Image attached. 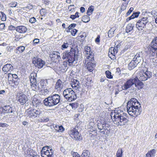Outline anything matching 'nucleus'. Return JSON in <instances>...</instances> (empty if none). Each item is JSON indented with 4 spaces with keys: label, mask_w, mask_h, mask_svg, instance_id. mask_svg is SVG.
Segmentation results:
<instances>
[{
    "label": "nucleus",
    "mask_w": 157,
    "mask_h": 157,
    "mask_svg": "<svg viewBox=\"0 0 157 157\" xmlns=\"http://www.w3.org/2000/svg\"><path fill=\"white\" fill-rule=\"evenodd\" d=\"M78 50H70V52H64L63 53L62 58L63 59H66L67 62H64L63 65L60 67L57 66L54 67V70L58 74L65 72L67 70V62L69 65H71L75 60V52Z\"/></svg>",
    "instance_id": "f257e3e1"
},
{
    "label": "nucleus",
    "mask_w": 157,
    "mask_h": 157,
    "mask_svg": "<svg viewBox=\"0 0 157 157\" xmlns=\"http://www.w3.org/2000/svg\"><path fill=\"white\" fill-rule=\"evenodd\" d=\"M140 107L139 102L135 98L131 99L127 103V111L130 115L134 117H136L140 114Z\"/></svg>",
    "instance_id": "f03ea898"
},
{
    "label": "nucleus",
    "mask_w": 157,
    "mask_h": 157,
    "mask_svg": "<svg viewBox=\"0 0 157 157\" xmlns=\"http://www.w3.org/2000/svg\"><path fill=\"white\" fill-rule=\"evenodd\" d=\"M114 114L112 119L114 124L117 126H123L128 121L127 118V114L124 113L123 111L120 109L115 110L114 112Z\"/></svg>",
    "instance_id": "7ed1b4c3"
},
{
    "label": "nucleus",
    "mask_w": 157,
    "mask_h": 157,
    "mask_svg": "<svg viewBox=\"0 0 157 157\" xmlns=\"http://www.w3.org/2000/svg\"><path fill=\"white\" fill-rule=\"evenodd\" d=\"M92 50H84L83 53L85 55V63H86L87 70L90 72H92L95 67V64L92 62L94 60V53L91 51Z\"/></svg>",
    "instance_id": "20e7f679"
},
{
    "label": "nucleus",
    "mask_w": 157,
    "mask_h": 157,
    "mask_svg": "<svg viewBox=\"0 0 157 157\" xmlns=\"http://www.w3.org/2000/svg\"><path fill=\"white\" fill-rule=\"evenodd\" d=\"M60 101V96L56 94H52L51 96L46 98L44 101L45 105L52 107L56 105Z\"/></svg>",
    "instance_id": "39448f33"
},
{
    "label": "nucleus",
    "mask_w": 157,
    "mask_h": 157,
    "mask_svg": "<svg viewBox=\"0 0 157 157\" xmlns=\"http://www.w3.org/2000/svg\"><path fill=\"white\" fill-rule=\"evenodd\" d=\"M97 126L101 133L106 135L109 133L110 125L106 122L101 120L98 123Z\"/></svg>",
    "instance_id": "423d86ee"
},
{
    "label": "nucleus",
    "mask_w": 157,
    "mask_h": 157,
    "mask_svg": "<svg viewBox=\"0 0 157 157\" xmlns=\"http://www.w3.org/2000/svg\"><path fill=\"white\" fill-rule=\"evenodd\" d=\"M63 95L66 100L69 102L74 101L77 97L75 92L71 88L65 89L63 91Z\"/></svg>",
    "instance_id": "0eeeda50"
},
{
    "label": "nucleus",
    "mask_w": 157,
    "mask_h": 157,
    "mask_svg": "<svg viewBox=\"0 0 157 157\" xmlns=\"http://www.w3.org/2000/svg\"><path fill=\"white\" fill-rule=\"evenodd\" d=\"M142 54V52H139L135 56L133 59L132 60L128 65V69L131 70L135 68L137 64L139 63L141 61Z\"/></svg>",
    "instance_id": "6e6552de"
},
{
    "label": "nucleus",
    "mask_w": 157,
    "mask_h": 157,
    "mask_svg": "<svg viewBox=\"0 0 157 157\" xmlns=\"http://www.w3.org/2000/svg\"><path fill=\"white\" fill-rule=\"evenodd\" d=\"M69 134L73 139L76 140L80 141L82 140V135L79 133L76 127L71 128L69 132Z\"/></svg>",
    "instance_id": "1a4fd4ad"
},
{
    "label": "nucleus",
    "mask_w": 157,
    "mask_h": 157,
    "mask_svg": "<svg viewBox=\"0 0 157 157\" xmlns=\"http://www.w3.org/2000/svg\"><path fill=\"white\" fill-rule=\"evenodd\" d=\"M148 21L147 17H143L139 20L136 22V27L138 30H142L146 27V25Z\"/></svg>",
    "instance_id": "9d476101"
},
{
    "label": "nucleus",
    "mask_w": 157,
    "mask_h": 157,
    "mask_svg": "<svg viewBox=\"0 0 157 157\" xmlns=\"http://www.w3.org/2000/svg\"><path fill=\"white\" fill-rule=\"evenodd\" d=\"M151 76V73L150 71H146L145 72H140L135 77H137L141 81H145L147 80L148 78H150Z\"/></svg>",
    "instance_id": "9b49d317"
},
{
    "label": "nucleus",
    "mask_w": 157,
    "mask_h": 157,
    "mask_svg": "<svg viewBox=\"0 0 157 157\" xmlns=\"http://www.w3.org/2000/svg\"><path fill=\"white\" fill-rule=\"evenodd\" d=\"M37 76V74L34 72L31 73L30 75L29 79L30 82V85L31 88L33 90L36 91V78Z\"/></svg>",
    "instance_id": "f8f14e48"
},
{
    "label": "nucleus",
    "mask_w": 157,
    "mask_h": 157,
    "mask_svg": "<svg viewBox=\"0 0 157 157\" xmlns=\"http://www.w3.org/2000/svg\"><path fill=\"white\" fill-rule=\"evenodd\" d=\"M134 77H133L128 79L122 86V90H127L131 88L134 84Z\"/></svg>",
    "instance_id": "ddd939ff"
},
{
    "label": "nucleus",
    "mask_w": 157,
    "mask_h": 157,
    "mask_svg": "<svg viewBox=\"0 0 157 157\" xmlns=\"http://www.w3.org/2000/svg\"><path fill=\"white\" fill-rule=\"evenodd\" d=\"M17 99L20 104L21 105L25 104L28 100L27 96L22 93L17 94Z\"/></svg>",
    "instance_id": "4468645a"
},
{
    "label": "nucleus",
    "mask_w": 157,
    "mask_h": 157,
    "mask_svg": "<svg viewBox=\"0 0 157 157\" xmlns=\"http://www.w3.org/2000/svg\"><path fill=\"white\" fill-rule=\"evenodd\" d=\"M33 63L35 65L36 67L39 68H42L45 64L44 61L37 57H34L33 60Z\"/></svg>",
    "instance_id": "2eb2a0df"
},
{
    "label": "nucleus",
    "mask_w": 157,
    "mask_h": 157,
    "mask_svg": "<svg viewBox=\"0 0 157 157\" xmlns=\"http://www.w3.org/2000/svg\"><path fill=\"white\" fill-rule=\"evenodd\" d=\"M2 109L6 113H13L15 112L16 109L14 106L6 105L2 107Z\"/></svg>",
    "instance_id": "dca6fc26"
},
{
    "label": "nucleus",
    "mask_w": 157,
    "mask_h": 157,
    "mask_svg": "<svg viewBox=\"0 0 157 157\" xmlns=\"http://www.w3.org/2000/svg\"><path fill=\"white\" fill-rule=\"evenodd\" d=\"M134 84L137 88L140 90L142 89L144 86V84L141 81L139 80L137 77H134Z\"/></svg>",
    "instance_id": "f3484780"
},
{
    "label": "nucleus",
    "mask_w": 157,
    "mask_h": 157,
    "mask_svg": "<svg viewBox=\"0 0 157 157\" xmlns=\"http://www.w3.org/2000/svg\"><path fill=\"white\" fill-rule=\"evenodd\" d=\"M13 67L10 64H7L5 65L3 67L2 71L6 74L7 72H10L13 70Z\"/></svg>",
    "instance_id": "a211bd4d"
},
{
    "label": "nucleus",
    "mask_w": 157,
    "mask_h": 157,
    "mask_svg": "<svg viewBox=\"0 0 157 157\" xmlns=\"http://www.w3.org/2000/svg\"><path fill=\"white\" fill-rule=\"evenodd\" d=\"M46 86L45 85V82L43 80H41L40 82L36 85V90H39L41 91L43 90L44 87Z\"/></svg>",
    "instance_id": "6ab92c4d"
},
{
    "label": "nucleus",
    "mask_w": 157,
    "mask_h": 157,
    "mask_svg": "<svg viewBox=\"0 0 157 157\" xmlns=\"http://www.w3.org/2000/svg\"><path fill=\"white\" fill-rule=\"evenodd\" d=\"M27 28L23 25L18 26L16 27V31L20 33H26L27 31Z\"/></svg>",
    "instance_id": "aec40b11"
},
{
    "label": "nucleus",
    "mask_w": 157,
    "mask_h": 157,
    "mask_svg": "<svg viewBox=\"0 0 157 157\" xmlns=\"http://www.w3.org/2000/svg\"><path fill=\"white\" fill-rule=\"evenodd\" d=\"M52 149H49V151L42 152L41 153L42 157H52L53 155V152Z\"/></svg>",
    "instance_id": "412c9836"
},
{
    "label": "nucleus",
    "mask_w": 157,
    "mask_h": 157,
    "mask_svg": "<svg viewBox=\"0 0 157 157\" xmlns=\"http://www.w3.org/2000/svg\"><path fill=\"white\" fill-rule=\"evenodd\" d=\"M71 85L73 89L77 90L79 88V81L77 79H74L71 81Z\"/></svg>",
    "instance_id": "4be33fe9"
},
{
    "label": "nucleus",
    "mask_w": 157,
    "mask_h": 157,
    "mask_svg": "<svg viewBox=\"0 0 157 157\" xmlns=\"http://www.w3.org/2000/svg\"><path fill=\"white\" fill-rule=\"evenodd\" d=\"M50 56L51 58H54L57 60H59V59H60L59 53L58 52L56 51H54L50 54Z\"/></svg>",
    "instance_id": "5701e85b"
},
{
    "label": "nucleus",
    "mask_w": 157,
    "mask_h": 157,
    "mask_svg": "<svg viewBox=\"0 0 157 157\" xmlns=\"http://www.w3.org/2000/svg\"><path fill=\"white\" fill-rule=\"evenodd\" d=\"M32 103L33 106L36 107L40 106L42 103L39 100H38L36 98L34 97L33 98Z\"/></svg>",
    "instance_id": "b1692460"
},
{
    "label": "nucleus",
    "mask_w": 157,
    "mask_h": 157,
    "mask_svg": "<svg viewBox=\"0 0 157 157\" xmlns=\"http://www.w3.org/2000/svg\"><path fill=\"white\" fill-rule=\"evenodd\" d=\"M150 46L152 49H157V36L153 39L150 43Z\"/></svg>",
    "instance_id": "393cba45"
},
{
    "label": "nucleus",
    "mask_w": 157,
    "mask_h": 157,
    "mask_svg": "<svg viewBox=\"0 0 157 157\" xmlns=\"http://www.w3.org/2000/svg\"><path fill=\"white\" fill-rule=\"evenodd\" d=\"M63 85L62 81L60 79H59L56 83L55 88L57 90H60L63 87Z\"/></svg>",
    "instance_id": "a878e982"
},
{
    "label": "nucleus",
    "mask_w": 157,
    "mask_h": 157,
    "mask_svg": "<svg viewBox=\"0 0 157 157\" xmlns=\"http://www.w3.org/2000/svg\"><path fill=\"white\" fill-rule=\"evenodd\" d=\"M33 113V114L35 115V118L39 117L40 114L41 113L40 110L38 109H31Z\"/></svg>",
    "instance_id": "bb28decb"
},
{
    "label": "nucleus",
    "mask_w": 157,
    "mask_h": 157,
    "mask_svg": "<svg viewBox=\"0 0 157 157\" xmlns=\"http://www.w3.org/2000/svg\"><path fill=\"white\" fill-rule=\"evenodd\" d=\"M32 150L30 148H29L25 152V155L26 157H30L32 156L34 157V155L32 152Z\"/></svg>",
    "instance_id": "cd10ccee"
},
{
    "label": "nucleus",
    "mask_w": 157,
    "mask_h": 157,
    "mask_svg": "<svg viewBox=\"0 0 157 157\" xmlns=\"http://www.w3.org/2000/svg\"><path fill=\"white\" fill-rule=\"evenodd\" d=\"M134 26L132 25V24H128L126 28V32L127 33H129L131 32V31L133 29Z\"/></svg>",
    "instance_id": "c85d7f7f"
},
{
    "label": "nucleus",
    "mask_w": 157,
    "mask_h": 157,
    "mask_svg": "<svg viewBox=\"0 0 157 157\" xmlns=\"http://www.w3.org/2000/svg\"><path fill=\"white\" fill-rule=\"evenodd\" d=\"M42 93H43L44 95H46L48 94L50 92V88L48 86H46L41 91Z\"/></svg>",
    "instance_id": "c756f323"
},
{
    "label": "nucleus",
    "mask_w": 157,
    "mask_h": 157,
    "mask_svg": "<svg viewBox=\"0 0 157 157\" xmlns=\"http://www.w3.org/2000/svg\"><path fill=\"white\" fill-rule=\"evenodd\" d=\"M89 133L90 136L91 137H94L97 135V133L96 131L92 128H91L89 131Z\"/></svg>",
    "instance_id": "7c9ffc66"
},
{
    "label": "nucleus",
    "mask_w": 157,
    "mask_h": 157,
    "mask_svg": "<svg viewBox=\"0 0 157 157\" xmlns=\"http://www.w3.org/2000/svg\"><path fill=\"white\" fill-rule=\"evenodd\" d=\"M27 116L30 118L32 119H34L35 118V115L33 114L31 109L27 112Z\"/></svg>",
    "instance_id": "2f4dec72"
},
{
    "label": "nucleus",
    "mask_w": 157,
    "mask_h": 157,
    "mask_svg": "<svg viewBox=\"0 0 157 157\" xmlns=\"http://www.w3.org/2000/svg\"><path fill=\"white\" fill-rule=\"evenodd\" d=\"M94 10V7L93 6H90L88 9L86 14L88 16L90 15L92 13Z\"/></svg>",
    "instance_id": "473e14b6"
},
{
    "label": "nucleus",
    "mask_w": 157,
    "mask_h": 157,
    "mask_svg": "<svg viewBox=\"0 0 157 157\" xmlns=\"http://www.w3.org/2000/svg\"><path fill=\"white\" fill-rule=\"evenodd\" d=\"M115 29L113 28H111L108 32V36L109 37H112L113 36L114 32Z\"/></svg>",
    "instance_id": "72a5a7b5"
},
{
    "label": "nucleus",
    "mask_w": 157,
    "mask_h": 157,
    "mask_svg": "<svg viewBox=\"0 0 157 157\" xmlns=\"http://www.w3.org/2000/svg\"><path fill=\"white\" fill-rule=\"evenodd\" d=\"M90 152L88 150H84L83 151L81 156L82 157H89Z\"/></svg>",
    "instance_id": "f704fd0d"
},
{
    "label": "nucleus",
    "mask_w": 157,
    "mask_h": 157,
    "mask_svg": "<svg viewBox=\"0 0 157 157\" xmlns=\"http://www.w3.org/2000/svg\"><path fill=\"white\" fill-rule=\"evenodd\" d=\"M123 151L121 148L117 150L116 154V157H122Z\"/></svg>",
    "instance_id": "c9c22d12"
},
{
    "label": "nucleus",
    "mask_w": 157,
    "mask_h": 157,
    "mask_svg": "<svg viewBox=\"0 0 157 157\" xmlns=\"http://www.w3.org/2000/svg\"><path fill=\"white\" fill-rule=\"evenodd\" d=\"M82 21L84 23H87L90 21V18L88 15H84L82 17Z\"/></svg>",
    "instance_id": "e433bc0d"
},
{
    "label": "nucleus",
    "mask_w": 157,
    "mask_h": 157,
    "mask_svg": "<svg viewBox=\"0 0 157 157\" xmlns=\"http://www.w3.org/2000/svg\"><path fill=\"white\" fill-rule=\"evenodd\" d=\"M14 36V40L16 41H19L22 38V35L19 33H15Z\"/></svg>",
    "instance_id": "4c0bfd02"
},
{
    "label": "nucleus",
    "mask_w": 157,
    "mask_h": 157,
    "mask_svg": "<svg viewBox=\"0 0 157 157\" xmlns=\"http://www.w3.org/2000/svg\"><path fill=\"white\" fill-rule=\"evenodd\" d=\"M0 17L2 21H5L6 20V16L5 14L2 12H0Z\"/></svg>",
    "instance_id": "58836bf2"
},
{
    "label": "nucleus",
    "mask_w": 157,
    "mask_h": 157,
    "mask_svg": "<svg viewBox=\"0 0 157 157\" xmlns=\"http://www.w3.org/2000/svg\"><path fill=\"white\" fill-rule=\"evenodd\" d=\"M114 50H109L108 56L111 58H112V57L115 56V53Z\"/></svg>",
    "instance_id": "ea45409f"
},
{
    "label": "nucleus",
    "mask_w": 157,
    "mask_h": 157,
    "mask_svg": "<svg viewBox=\"0 0 157 157\" xmlns=\"http://www.w3.org/2000/svg\"><path fill=\"white\" fill-rule=\"evenodd\" d=\"M105 74L107 78L109 79L113 78V76L111 75V72L109 71H105Z\"/></svg>",
    "instance_id": "a19ab883"
},
{
    "label": "nucleus",
    "mask_w": 157,
    "mask_h": 157,
    "mask_svg": "<svg viewBox=\"0 0 157 157\" xmlns=\"http://www.w3.org/2000/svg\"><path fill=\"white\" fill-rule=\"evenodd\" d=\"M17 2L15 1L11 2L9 4V6L11 7H16L17 6Z\"/></svg>",
    "instance_id": "79ce46f5"
},
{
    "label": "nucleus",
    "mask_w": 157,
    "mask_h": 157,
    "mask_svg": "<svg viewBox=\"0 0 157 157\" xmlns=\"http://www.w3.org/2000/svg\"><path fill=\"white\" fill-rule=\"evenodd\" d=\"M47 13V10L45 9L42 8L40 10V13L42 16L45 15Z\"/></svg>",
    "instance_id": "37998d69"
},
{
    "label": "nucleus",
    "mask_w": 157,
    "mask_h": 157,
    "mask_svg": "<svg viewBox=\"0 0 157 157\" xmlns=\"http://www.w3.org/2000/svg\"><path fill=\"white\" fill-rule=\"evenodd\" d=\"M69 105L72 107V109H74L77 108L78 106V103L76 102L70 103Z\"/></svg>",
    "instance_id": "c03bdc74"
},
{
    "label": "nucleus",
    "mask_w": 157,
    "mask_h": 157,
    "mask_svg": "<svg viewBox=\"0 0 157 157\" xmlns=\"http://www.w3.org/2000/svg\"><path fill=\"white\" fill-rule=\"evenodd\" d=\"M40 121L41 122H47L49 121V119L48 117H46L43 116L40 119Z\"/></svg>",
    "instance_id": "a18cd8bd"
},
{
    "label": "nucleus",
    "mask_w": 157,
    "mask_h": 157,
    "mask_svg": "<svg viewBox=\"0 0 157 157\" xmlns=\"http://www.w3.org/2000/svg\"><path fill=\"white\" fill-rule=\"evenodd\" d=\"M10 81H11L13 83H14L15 85H17L19 84L20 79L19 78L16 79H12V80H11Z\"/></svg>",
    "instance_id": "49530a36"
},
{
    "label": "nucleus",
    "mask_w": 157,
    "mask_h": 157,
    "mask_svg": "<svg viewBox=\"0 0 157 157\" xmlns=\"http://www.w3.org/2000/svg\"><path fill=\"white\" fill-rule=\"evenodd\" d=\"M121 47V43L117 42L115 44V47L113 49H117L118 48H120Z\"/></svg>",
    "instance_id": "de8ad7c7"
},
{
    "label": "nucleus",
    "mask_w": 157,
    "mask_h": 157,
    "mask_svg": "<svg viewBox=\"0 0 157 157\" xmlns=\"http://www.w3.org/2000/svg\"><path fill=\"white\" fill-rule=\"evenodd\" d=\"M78 32V30L75 29H71V34L73 36H75Z\"/></svg>",
    "instance_id": "09e8293b"
},
{
    "label": "nucleus",
    "mask_w": 157,
    "mask_h": 157,
    "mask_svg": "<svg viewBox=\"0 0 157 157\" xmlns=\"http://www.w3.org/2000/svg\"><path fill=\"white\" fill-rule=\"evenodd\" d=\"M49 149H50L48 146H45L42 148L41 151V153L42 152H46V151H49Z\"/></svg>",
    "instance_id": "8fccbe9b"
},
{
    "label": "nucleus",
    "mask_w": 157,
    "mask_h": 157,
    "mask_svg": "<svg viewBox=\"0 0 157 157\" xmlns=\"http://www.w3.org/2000/svg\"><path fill=\"white\" fill-rule=\"evenodd\" d=\"M40 40L39 39L37 38H36L34 39L33 41V45L34 46H35L38 43H39Z\"/></svg>",
    "instance_id": "3c124183"
},
{
    "label": "nucleus",
    "mask_w": 157,
    "mask_h": 157,
    "mask_svg": "<svg viewBox=\"0 0 157 157\" xmlns=\"http://www.w3.org/2000/svg\"><path fill=\"white\" fill-rule=\"evenodd\" d=\"M133 10V8L132 7H131L130 8L129 10L126 13V16H128L132 13V11Z\"/></svg>",
    "instance_id": "603ef678"
},
{
    "label": "nucleus",
    "mask_w": 157,
    "mask_h": 157,
    "mask_svg": "<svg viewBox=\"0 0 157 157\" xmlns=\"http://www.w3.org/2000/svg\"><path fill=\"white\" fill-rule=\"evenodd\" d=\"M64 130V128L62 125L59 126V129L58 130L57 132H62Z\"/></svg>",
    "instance_id": "864d4df0"
},
{
    "label": "nucleus",
    "mask_w": 157,
    "mask_h": 157,
    "mask_svg": "<svg viewBox=\"0 0 157 157\" xmlns=\"http://www.w3.org/2000/svg\"><path fill=\"white\" fill-rule=\"evenodd\" d=\"M9 126V125L6 123H2L0 122V127H7Z\"/></svg>",
    "instance_id": "5fc2aeb1"
},
{
    "label": "nucleus",
    "mask_w": 157,
    "mask_h": 157,
    "mask_svg": "<svg viewBox=\"0 0 157 157\" xmlns=\"http://www.w3.org/2000/svg\"><path fill=\"white\" fill-rule=\"evenodd\" d=\"M36 19L34 17H32L30 18L29 20V21L31 23H34L36 21Z\"/></svg>",
    "instance_id": "6e6d98bb"
},
{
    "label": "nucleus",
    "mask_w": 157,
    "mask_h": 157,
    "mask_svg": "<svg viewBox=\"0 0 157 157\" xmlns=\"http://www.w3.org/2000/svg\"><path fill=\"white\" fill-rule=\"evenodd\" d=\"M127 6L125 3H123L121 6V10L122 11L124 10L126 8Z\"/></svg>",
    "instance_id": "4d7b16f0"
},
{
    "label": "nucleus",
    "mask_w": 157,
    "mask_h": 157,
    "mask_svg": "<svg viewBox=\"0 0 157 157\" xmlns=\"http://www.w3.org/2000/svg\"><path fill=\"white\" fill-rule=\"evenodd\" d=\"M152 155V156H154L155 153V149H153L151 150L150 151L148 152Z\"/></svg>",
    "instance_id": "13d9d810"
},
{
    "label": "nucleus",
    "mask_w": 157,
    "mask_h": 157,
    "mask_svg": "<svg viewBox=\"0 0 157 157\" xmlns=\"http://www.w3.org/2000/svg\"><path fill=\"white\" fill-rule=\"evenodd\" d=\"M68 46V44L67 43H64L62 46L63 48H66Z\"/></svg>",
    "instance_id": "bf43d9fd"
},
{
    "label": "nucleus",
    "mask_w": 157,
    "mask_h": 157,
    "mask_svg": "<svg viewBox=\"0 0 157 157\" xmlns=\"http://www.w3.org/2000/svg\"><path fill=\"white\" fill-rule=\"evenodd\" d=\"M42 2L46 5H48L50 2L49 0H42Z\"/></svg>",
    "instance_id": "052dcab7"
},
{
    "label": "nucleus",
    "mask_w": 157,
    "mask_h": 157,
    "mask_svg": "<svg viewBox=\"0 0 157 157\" xmlns=\"http://www.w3.org/2000/svg\"><path fill=\"white\" fill-rule=\"evenodd\" d=\"M5 25L4 23H1L0 24V29L2 30L5 29Z\"/></svg>",
    "instance_id": "680f3d73"
},
{
    "label": "nucleus",
    "mask_w": 157,
    "mask_h": 157,
    "mask_svg": "<svg viewBox=\"0 0 157 157\" xmlns=\"http://www.w3.org/2000/svg\"><path fill=\"white\" fill-rule=\"evenodd\" d=\"M73 157H82L81 155L80 156L79 155L77 152H74L73 154Z\"/></svg>",
    "instance_id": "e2e57ef3"
},
{
    "label": "nucleus",
    "mask_w": 157,
    "mask_h": 157,
    "mask_svg": "<svg viewBox=\"0 0 157 157\" xmlns=\"http://www.w3.org/2000/svg\"><path fill=\"white\" fill-rule=\"evenodd\" d=\"M100 35H98L96 38L95 40V42L96 43H99L100 42Z\"/></svg>",
    "instance_id": "0e129e2a"
},
{
    "label": "nucleus",
    "mask_w": 157,
    "mask_h": 157,
    "mask_svg": "<svg viewBox=\"0 0 157 157\" xmlns=\"http://www.w3.org/2000/svg\"><path fill=\"white\" fill-rule=\"evenodd\" d=\"M15 28L16 27H15L12 25H11L9 26V29L10 30H15Z\"/></svg>",
    "instance_id": "69168bd1"
},
{
    "label": "nucleus",
    "mask_w": 157,
    "mask_h": 157,
    "mask_svg": "<svg viewBox=\"0 0 157 157\" xmlns=\"http://www.w3.org/2000/svg\"><path fill=\"white\" fill-rule=\"evenodd\" d=\"M76 26V24H71L69 26V28H71V29H72V28H75Z\"/></svg>",
    "instance_id": "338daca9"
},
{
    "label": "nucleus",
    "mask_w": 157,
    "mask_h": 157,
    "mask_svg": "<svg viewBox=\"0 0 157 157\" xmlns=\"http://www.w3.org/2000/svg\"><path fill=\"white\" fill-rule=\"evenodd\" d=\"M59 125H55L53 126V128H54L55 129L57 132L58 130L59 129Z\"/></svg>",
    "instance_id": "774afa93"
}]
</instances>
